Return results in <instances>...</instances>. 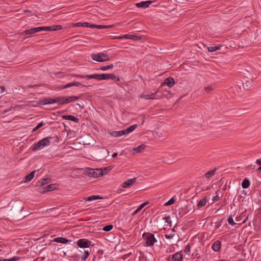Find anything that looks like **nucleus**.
<instances>
[{"label": "nucleus", "instance_id": "obj_1", "mask_svg": "<svg viewBox=\"0 0 261 261\" xmlns=\"http://www.w3.org/2000/svg\"><path fill=\"white\" fill-rule=\"evenodd\" d=\"M72 76H76L79 78L82 79H95L99 81L101 80H108V79H112L116 80L117 81H119V78L117 77L115 74H94L92 75H77L75 74L73 75Z\"/></svg>", "mask_w": 261, "mask_h": 261}, {"label": "nucleus", "instance_id": "obj_2", "mask_svg": "<svg viewBox=\"0 0 261 261\" xmlns=\"http://www.w3.org/2000/svg\"><path fill=\"white\" fill-rule=\"evenodd\" d=\"M85 173L89 177L96 178L103 175V170L102 168H87L85 170Z\"/></svg>", "mask_w": 261, "mask_h": 261}, {"label": "nucleus", "instance_id": "obj_3", "mask_svg": "<svg viewBox=\"0 0 261 261\" xmlns=\"http://www.w3.org/2000/svg\"><path fill=\"white\" fill-rule=\"evenodd\" d=\"M50 137H46L40 140L37 143L33 145L32 150L34 151L36 150H40L43 148L44 147L48 146L50 144Z\"/></svg>", "mask_w": 261, "mask_h": 261}, {"label": "nucleus", "instance_id": "obj_4", "mask_svg": "<svg viewBox=\"0 0 261 261\" xmlns=\"http://www.w3.org/2000/svg\"><path fill=\"white\" fill-rule=\"evenodd\" d=\"M73 27H89L91 28H95L98 29H108L112 27V25H96V24H90L88 22H77L73 24Z\"/></svg>", "mask_w": 261, "mask_h": 261}, {"label": "nucleus", "instance_id": "obj_5", "mask_svg": "<svg viewBox=\"0 0 261 261\" xmlns=\"http://www.w3.org/2000/svg\"><path fill=\"white\" fill-rule=\"evenodd\" d=\"M143 237L145 240L146 246H152L157 241L154 234L149 232H145L143 234Z\"/></svg>", "mask_w": 261, "mask_h": 261}, {"label": "nucleus", "instance_id": "obj_6", "mask_svg": "<svg viewBox=\"0 0 261 261\" xmlns=\"http://www.w3.org/2000/svg\"><path fill=\"white\" fill-rule=\"evenodd\" d=\"M91 57L93 60L99 62H105L110 60L108 55L102 53L92 54L91 55Z\"/></svg>", "mask_w": 261, "mask_h": 261}, {"label": "nucleus", "instance_id": "obj_7", "mask_svg": "<svg viewBox=\"0 0 261 261\" xmlns=\"http://www.w3.org/2000/svg\"><path fill=\"white\" fill-rule=\"evenodd\" d=\"M137 178L129 179L123 182L121 185V187L123 188H128L135 185L136 182Z\"/></svg>", "mask_w": 261, "mask_h": 261}, {"label": "nucleus", "instance_id": "obj_8", "mask_svg": "<svg viewBox=\"0 0 261 261\" xmlns=\"http://www.w3.org/2000/svg\"><path fill=\"white\" fill-rule=\"evenodd\" d=\"M91 242L88 240L82 239L77 241V245L81 248H88L89 247V244Z\"/></svg>", "mask_w": 261, "mask_h": 261}, {"label": "nucleus", "instance_id": "obj_9", "mask_svg": "<svg viewBox=\"0 0 261 261\" xmlns=\"http://www.w3.org/2000/svg\"><path fill=\"white\" fill-rule=\"evenodd\" d=\"M151 2L148 1H142L140 3H137L136 4L137 7L138 8H146L148 7L151 4Z\"/></svg>", "mask_w": 261, "mask_h": 261}, {"label": "nucleus", "instance_id": "obj_10", "mask_svg": "<svg viewBox=\"0 0 261 261\" xmlns=\"http://www.w3.org/2000/svg\"><path fill=\"white\" fill-rule=\"evenodd\" d=\"M158 91H156L155 92L152 93L151 94L149 95H145V94H141L140 95V97L145 99H157L158 98L155 97V95H156Z\"/></svg>", "mask_w": 261, "mask_h": 261}, {"label": "nucleus", "instance_id": "obj_11", "mask_svg": "<svg viewBox=\"0 0 261 261\" xmlns=\"http://www.w3.org/2000/svg\"><path fill=\"white\" fill-rule=\"evenodd\" d=\"M122 38L125 39H131L133 40H139L141 39V37L132 34H126L122 36Z\"/></svg>", "mask_w": 261, "mask_h": 261}, {"label": "nucleus", "instance_id": "obj_12", "mask_svg": "<svg viewBox=\"0 0 261 261\" xmlns=\"http://www.w3.org/2000/svg\"><path fill=\"white\" fill-rule=\"evenodd\" d=\"M165 85H168L169 87H172L175 84L174 80L172 77H167L165 80L164 83H163Z\"/></svg>", "mask_w": 261, "mask_h": 261}, {"label": "nucleus", "instance_id": "obj_13", "mask_svg": "<svg viewBox=\"0 0 261 261\" xmlns=\"http://www.w3.org/2000/svg\"><path fill=\"white\" fill-rule=\"evenodd\" d=\"M221 243L220 241H215L212 245V248L214 251H219L221 249Z\"/></svg>", "mask_w": 261, "mask_h": 261}, {"label": "nucleus", "instance_id": "obj_14", "mask_svg": "<svg viewBox=\"0 0 261 261\" xmlns=\"http://www.w3.org/2000/svg\"><path fill=\"white\" fill-rule=\"evenodd\" d=\"M41 29H40V27H37V28H33L25 30L24 32V33L26 35L33 34L36 32L41 31Z\"/></svg>", "mask_w": 261, "mask_h": 261}, {"label": "nucleus", "instance_id": "obj_15", "mask_svg": "<svg viewBox=\"0 0 261 261\" xmlns=\"http://www.w3.org/2000/svg\"><path fill=\"white\" fill-rule=\"evenodd\" d=\"M182 254L181 252H176L172 255V261H182Z\"/></svg>", "mask_w": 261, "mask_h": 261}, {"label": "nucleus", "instance_id": "obj_16", "mask_svg": "<svg viewBox=\"0 0 261 261\" xmlns=\"http://www.w3.org/2000/svg\"><path fill=\"white\" fill-rule=\"evenodd\" d=\"M137 124H134L130 126L125 129L121 130L122 132H123L122 135H124L131 133L137 127Z\"/></svg>", "mask_w": 261, "mask_h": 261}, {"label": "nucleus", "instance_id": "obj_17", "mask_svg": "<svg viewBox=\"0 0 261 261\" xmlns=\"http://www.w3.org/2000/svg\"><path fill=\"white\" fill-rule=\"evenodd\" d=\"M63 118L64 119L71 120L76 123H77L79 121V118L73 115H65L63 116Z\"/></svg>", "mask_w": 261, "mask_h": 261}, {"label": "nucleus", "instance_id": "obj_18", "mask_svg": "<svg viewBox=\"0 0 261 261\" xmlns=\"http://www.w3.org/2000/svg\"><path fill=\"white\" fill-rule=\"evenodd\" d=\"M55 189V185L54 184H50L48 186H47L45 187H43L42 188L43 189V193H45L46 192L51 191Z\"/></svg>", "mask_w": 261, "mask_h": 261}, {"label": "nucleus", "instance_id": "obj_19", "mask_svg": "<svg viewBox=\"0 0 261 261\" xmlns=\"http://www.w3.org/2000/svg\"><path fill=\"white\" fill-rule=\"evenodd\" d=\"M79 99V97L76 96H70L66 97V103H70L73 101H74Z\"/></svg>", "mask_w": 261, "mask_h": 261}, {"label": "nucleus", "instance_id": "obj_20", "mask_svg": "<svg viewBox=\"0 0 261 261\" xmlns=\"http://www.w3.org/2000/svg\"><path fill=\"white\" fill-rule=\"evenodd\" d=\"M35 173V171H33L31 172L30 174L27 175L25 177L24 182H28L32 180V179L34 178V175Z\"/></svg>", "mask_w": 261, "mask_h": 261}, {"label": "nucleus", "instance_id": "obj_21", "mask_svg": "<svg viewBox=\"0 0 261 261\" xmlns=\"http://www.w3.org/2000/svg\"><path fill=\"white\" fill-rule=\"evenodd\" d=\"M49 181H50L49 178H42L41 180H39L37 182V186H43V185H45L48 184V182H49Z\"/></svg>", "mask_w": 261, "mask_h": 261}, {"label": "nucleus", "instance_id": "obj_22", "mask_svg": "<svg viewBox=\"0 0 261 261\" xmlns=\"http://www.w3.org/2000/svg\"><path fill=\"white\" fill-rule=\"evenodd\" d=\"M102 198L98 196V195H93V196H89V197H85L84 198V200H85V201H92V200H97V199H101Z\"/></svg>", "mask_w": 261, "mask_h": 261}, {"label": "nucleus", "instance_id": "obj_23", "mask_svg": "<svg viewBox=\"0 0 261 261\" xmlns=\"http://www.w3.org/2000/svg\"><path fill=\"white\" fill-rule=\"evenodd\" d=\"M54 241L58 243L65 244L68 243L69 241V240L64 238L59 237L55 239Z\"/></svg>", "mask_w": 261, "mask_h": 261}, {"label": "nucleus", "instance_id": "obj_24", "mask_svg": "<svg viewBox=\"0 0 261 261\" xmlns=\"http://www.w3.org/2000/svg\"><path fill=\"white\" fill-rule=\"evenodd\" d=\"M216 169H217L216 168H215L213 169V170L208 171L207 172H206L205 174V177L207 179H209L210 178H211L212 176H213L215 174Z\"/></svg>", "mask_w": 261, "mask_h": 261}, {"label": "nucleus", "instance_id": "obj_25", "mask_svg": "<svg viewBox=\"0 0 261 261\" xmlns=\"http://www.w3.org/2000/svg\"><path fill=\"white\" fill-rule=\"evenodd\" d=\"M145 148V145L144 144H141L138 147L133 148V151L136 152H142Z\"/></svg>", "mask_w": 261, "mask_h": 261}, {"label": "nucleus", "instance_id": "obj_26", "mask_svg": "<svg viewBox=\"0 0 261 261\" xmlns=\"http://www.w3.org/2000/svg\"><path fill=\"white\" fill-rule=\"evenodd\" d=\"M250 186V181L247 178H245L242 183V187L244 189H247Z\"/></svg>", "mask_w": 261, "mask_h": 261}, {"label": "nucleus", "instance_id": "obj_27", "mask_svg": "<svg viewBox=\"0 0 261 261\" xmlns=\"http://www.w3.org/2000/svg\"><path fill=\"white\" fill-rule=\"evenodd\" d=\"M66 96H59L57 97L58 103L59 105H64L66 103Z\"/></svg>", "mask_w": 261, "mask_h": 261}, {"label": "nucleus", "instance_id": "obj_28", "mask_svg": "<svg viewBox=\"0 0 261 261\" xmlns=\"http://www.w3.org/2000/svg\"><path fill=\"white\" fill-rule=\"evenodd\" d=\"M123 132H122V130L119 131H113L111 133H110V134L111 136L115 137H118L122 136L123 135Z\"/></svg>", "mask_w": 261, "mask_h": 261}, {"label": "nucleus", "instance_id": "obj_29", "mask_svg": "<svg viewBox=\"0 0 261 261\" xmlns=\"http://www.w3.org/2000/svg\"><path fill=\"white\" fill-rule=\"evenodd\" d=\"M206 197H204V198L201 199L199 201V202L197 204V206L198 207H201L202 206H204L206 204Z\"/></svg>", "mask_w": 261, "mask_h": 261}, {"label": "nucleus", "instance_id": "obj_30", "mask_svg": "<svg viewBox=\"0 0 261 261\" xmlns=\"http://www.w3.org/2000/svg\"><path fill=\"white\" fill-rule=\"evenodd\" d=\"M220 48V45H217V46L208 47L207 48V49H208V51L213 52V51H215L219 49Z\"/></svg>", "mask_w": 261, "mask_h": 261}, {"label": "nucleus", "instance_id": "obj_31", "mask_svg": "<svg viewBox=\"0 0 261 261\" xmlns=\"http://www.w3.org/2000/svg\"><path fill=\"white\" fill-rule=\"evenodd\" d=\"M113 67H114V65L113 64H111L107 66H101L100 67V69L102 71H105V70H108L110 69H112L113 68Z\"/></svg>", "mask_w": 261, "mask_h": 261}, {"label": "nucleus", "instance_id": "obj_32", "mask_svg": "<svg viewBox=\"0 0 261 261\" xmlns=\"http://www.w3.org/2000/svg\"><path fill=\"white\" fill-rule=\"evenodd\" d=\"M19 259V257L14 256L13 257L9 259H1L0 261H16Z\"/></svg>", "mask_w": 261, "mask_h": 261}, {"label": "nucleus", "instance_id": "obj_33", "mask_svg": "<svg viewBox=\"0 0 261 261\" xmlns=\"http://www.w3.org/2000/svg\"><path fill=\"white\" fill-rule=\"evenodd\" d=\"M62 29L61 25H51V31L60 30Z\"/></svg>", "mask_w": 261, "mask_h": 261}, {"label": "nucleus", "instance_id": "obj_34", "mask_svg": "<svg viewBox=\"0 0 261 261\" xmlns=\"http://www.w3.org/2000/svg\"><path fill=\"white\" fill-rule=\"evenodd\" d=\"M113 226L112 225H108L103 227V230L105 231H109L113 229Z\"/></svg>", "mask_w": 261, "mask_h": 261}, {"label": "nucleus", "instance_id": "obj_35", "mask_svg": "<svg viewBox=\"0 0 261 261\" xmlns=\"http://www.w3.org/2000/svg\"><path fill=\"white\" fill-rule=\"evenodd\" d=\"M40 103L42 105L50 104L49 98H46L41 100L40 102Z\"/></svg>", "mask_w": 261, "mask_h": 261}, {"label": "nucleus", "instance_id": "obj_36", "mask_svg": "<svg viewBox=\"0 0 261 261\" xmlns=\"http://www.w3.org/2000/svg\"><path fill=\"white\" fill-rule=\"evenodd\" d=\"M90 253L87 250H85L84 254L83 255L82 258L83 260L85 261L86 259L89 256Z\"/></svg>", "mask_w": 261, "mask_h": 261}, {"label": "nucleus", "instance_id": "obj_37", "mask_svg": "<svg viewBox=\"0 0 261 261\" xmlns=\"http://www.w3.org/2000/svg\"><path fill=\"white\" fill-rule=\"evenodd\" d=\"M44 125V124L43 122L39 123L36 127H35L33 129L32 132H34L36 131L38 129H39V128H40L41 127L43 126Z\"/></svg>", "mask_w": 261, "mask_h": 261}, {"label": "nucleus", "instance_id": "obj_38", "mask_svg": "<svg viewBox=\"0 0 261 261\" xmlns=\"http://www.w3.org/2000/svg\"><path fill=\"white\" fill-rule=\"evenodd\" d=\"M41 31H51V26L49 27H40Z\"/></svg>", "mask_w": 261, "mask_h": 261}, {"label": "nucleus", "instance_id": "obj_39", "mask_svg": "<svg viewBox=\"0 0 261 261\" xmlns=\"http://www.w3.org/2000/svg\"><path fill=\"white\" fill-rule=\"evenodd\" d=\"M164 219L165 220L166 222H167L169 225V226H171L172 224V221L170 217L166 216L165 217Z\"/></svg>", "mask_w": 261, "mask_h": 261}, {"label": "nucleus", "instance_id": "obj_40", "mask_svg": "<svg viewBox=\"0 0 261 261\" xmlns=\"http://www.w3.org/2000/svg\"><path fill=\"white\" fill-rule=\"evenodd\" d=\"M69 85L70 86V87H71L72 86L78 87V86L81 85V84L77 82H72V83H69Z\"/></svg>", "mask_w": 261, "mask_h": 261}, {"label": "nucleus", "instance_id": "obj_41", "mask_svg": "<svg viewBox=\"0 0 261 261\" xmlns=\"http://www.w3.org/2000/svg\"><path fill=\"white\" fill-rule=\"evenodd\" d=\"M69 87H70V86L69 85V83H68L65 85H60V86H58L57 88L59 89H64L68 88Z\"/></svg>", "mask_w": 261, "mask_h": 261}, {"label": "nucleus", "instance_id": "obj_42", "mask_svg": "<svg viewBox=\"0 0 261 261\" xmlns=\"http://www.w3.org/2000/svg\"><path fill=\"white\" fill-rule=\"evenodd\" d=\"M174 201L175 200L174 199V198H172L165 204V205H170L172 204L174 202Z\"/></svg>", "mask_w": 261, "mask_h": 261}, {"label": "nucleus", "instance_id": "obj_43", "mask_svg": "<svg viewBox=\"0 0 261 261\" xmlns=\"http://www.w3.org/2000/svg\"><path fill=\"white\" fill-rule=\"evenodd\" d=\"M204 90L207 92H210L213 90V88L211 86H207L204 88Z\"/></svg>", "mask_w": 261, "mask_h": 261}, {"label": "nucleus", "instance_id": "obj_44", "mask_svg": "<svg viewBox=\"0 0 261 261\" xmlns=\"http://www.w3.org/2000/svg\"><path fill=\"white\" fill-rule=\"evenodd\" d=\"M228 222L229 224H231L232 226L236 224L234 222L233 220L231 217L228 218Z\"/></svg>", "mask_w": 261, "mask_h": 261}, {"label": "nucleus", "instance_id": "obj_45", "mask_svg": "<svg viewBox=\"0 0 261 261\" xmlns=\"http://www.w3.org/2000/svg\"><path fill=\"white\" fill-rule=\"evenodd\" d=\"M49 100L50 101V104L54 103H58L57 97L56 98H53L49 97Z\"/></svg>", "mask_w": 261, "mask_h": 261}, {"label": "nucleus", "instance_id": "obj_46", "mask_svg": "<svg viewBox=\"0 0 261 261\" xmlns=\"http://www.w3.org/2000/svg\"><path fill=\"white\" fill-rule=\"evenodd\" d=\"M190 249H191V247H190V245H187L186 246V249L185 250V252L186 254H189L190 252Z\"/></svg>", "mask_w": 261, "mask_h": 261}, {"label": "nucleus", "instance_id": "obj_47", "mask_svg": "<svg viewBox=\"0 0 261 261\" xmlns=\"http://www.w3.org/2000/svg\"><path fill=\"white\" fill-rule=\"evenodd\" d=\"M39 85H28L26 88H34V87H39Z\"/></svg>", "mask_w": 261, "mask_h": 261}, {"label": "nucleus", "instance_id": "obj_48", "mask_svg": "<svg viewBox=\"0 0 261 261\" xmlns=\"http://www.w3.org/2000/svg\"><path fill=\"white\" fill-rule=\"evenodd\" d=\"M5 89V87H4V86L0 87V98L1 97L2 94L4 92Z\"/></svg>", "mask_w": 261, "mask_h": 261}, {"label": "nucleus", "instance_id": "obj_49", "mask_svg": "<svg viewBox=\"0 0 261 261\" xmlns=\"http://www.w3.org/2000/svg\"><path fill=\"white\" fill-rule=\"evenodd\" d=\"M141 210V209H140L139 208V207L138 208H137V210H136L132 214V215L133 216H134L135 215H136L138 212H139Z\"/></svg>", "mask_w": 261, "mask_h": 261}, {"label": "nucleus", "instance_id": "obj_50", "mask_svg": "<svg viewBox=\"0 0 261 261\" xmlns=\"http://www.w3.org/2000/svg\"><path fill=\"white\" fill-rule=\"evenodd\" d=\"M113 39H123V38H122V36H114L112 38Z\"/></svg>", "mask_w": 261, "mask_h": 261}, {"label": "nucleus", "instance_id": "obj_51", "mask_svg": "<svg viewBox=\"0 0 261 261\" xmlns=\"http://www.w3.org/2000/svg\"><path fill=\"white\" fill-rule=\"evenodd\" d=\"M219 198H219V196L216 195V196H214V197H213V201H218V200H219Z\"/></svg>", "mask_w": 261, "mask_h": 261}, {"label": "nucleus", "instance_id": "obj_52", "mask_svg": "<svg viewBox=\"0 0 261 261\" xmlns=\"http://www.w3.org/2000/svg\"><path fill=\"white\" fill-rule=\"evenodd\" d=\"M147 203H148V202H144V203L141 204L139 206V208L142 210L146 205H147Z\"/></svg>", "mask_w": 261, "mask_h": 261}, {"label": "nucleus", "instance_id": "obj_53", "mask_svg": "<svg viewBox=\"0 0 261 261\" xmlns=\"http://www.w3.org/2000/svg\"><path fill=\"white\" fill-rule=\"evenodd\" d=\"M255 163L256 164H257V165H261V158L259 159H257L255 161Z\"/></svg>", "mask_w": 261, "mask_h": 261}, {"label": "nucleus", "instance_id": "obj_54", "mask_svg": "<svg viewBox=\"0 0 261 261\" xmlns=\"http://www.w3.org/2000/svg\"><path fill=\"white\" fill-rule=\"evenodd\" d=\"M165 237L166 239H169L172 238L173 236L172 235H169V234H165Z\"/></svg>", "mask_w": 261, "mask_h": 261}, {"label": "nucleus", "instance_id": "obj_55", "mask_svg": "<svg viewBox=\"0 0 261 261\" xmlns=\"http://www.w3.org/2000/svg\"><path fill=\"white\" fill-rule=\"evenodd\" d=\"M117 155H118V153H116V152H115V153H114L112 154V158H114L116 157Z\"/></svg>", "mask_w": 261, "mask_h": 261}, {"label": "nucleus", "instance_id": "obj_56", "mask_svg": "<svg viewBox=\"0 0 261 261\" xmlns=\"http://www.w3.org/2000/svg\"><path fill=\"white\" fill-rule=\"evenodd\" d=\"M10 111V109H6V110H5L4 111V113H5L6 112H9Z\"/></svg>", "mask_w": 261, "mask_h": 261}, {"label": "nucleus", "instance_id": "obj_57", "mask_svg": "<svg viewBox=\"0 0 261 261\" xmlns=\"http://www.w3.org/2000/svg\"><path fill=\"white\" fill-rule=\"evenodd\" d=\"M103 170V172L105 171V173H106L107 171H108V167L105 168L104 170Z\"/></svg>", "mask_w": 261, "mask_h": 261}, {"label": "nucleus", "instance_id": "obj_58", "mask_svg": "<svg viewBox=\"0 0 261 261\" xmlns=\"http://www.w3.org/2000/svg\"><path fill=\"white\" fill-rule=\"evenodd\" d=\"M257 170L258 171H261V165L260 166V167L257 169Z\"/></svg>", "mask_w": 261, "mask_h": 261}, {"label": "nucleus", "instance_id": "obj_59", "mask_svg": "<svg viewBox=\"0 0 261 261\" xmlns=\"http://www.w3.org/2000/svg\"><path fill=\"white\" fill-rule=\"evenodd\" d=\"M179 214L180 215V217H181L183 215V214H180V213H179Z\"/></svg>", "mask_w": 261, "mask_h": 261}, {"label": "nucleus", "instance_id": "obj_60", "mask_svg": "<svg viewBox=\"0 0 261 261\" xmlns=\"http://www.w3.org/2000/svg\"><path fill=\"white\" fill-rule=\"evenodd\" d=\"M179 214L180 215V217H181L183 215V214H180V213H179Z\"/></svg>", "mask_w": 261, "mask_h": 261}, {"label": "nucleus", "instance_id": "obj_61", "mask_svg": "<svg viewBox=\"0 0 261 261\" xmlns=\"http://www.w3.org/2000/svg\"><path fill=\"white\" fill-rule=\"evenodd\" d=\"M259 261H261V260H259Z\"/></svg>", "mask_w": 261, "mask_h": 261}]
</instances>
